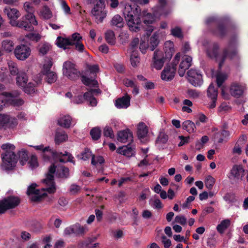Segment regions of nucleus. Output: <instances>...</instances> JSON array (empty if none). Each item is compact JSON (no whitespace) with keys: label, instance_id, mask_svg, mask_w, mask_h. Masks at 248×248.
Segmentation results:
<instances>
[{"label":"nucleus","instance_id":"nucleus-44","mask_svg":"<svg viewBox=\"0 0 248 248\" xmlns=\"http://www.w3.org/2000/svg\"><path fill=\"white\" fill-rule=\"evenodd\" d=\"M170 33L172 35L179 38H183L184 37L182 29L178 26L171 28L170 30Z\"/></svg>","mask_w":248,"mask_h":248},{"label":"nucleus","instance_id":"nucleus-19","mask_svg":"<svg viewBox=\"0 0 248 248\" xmlns=\"http://www.w3.org/2000/svg\"><path fill=\"white\" fill-rule=\"evenodd\" d=\"M117 152L128 157L133 156L135 153V148L130 144L118 148Z\"/></svg>","mask_w":248,"mask_h":248},{"label":"nucleus","instance_id":"nucleus-48","mask_svg":"<svg viewBox=\"0 0 248 248\" xmlns=\"http://www.w3.org/2000/svg\"><path fill=\"white\" fill-rule=\"evenodd\" d=\"M9 65V69L10 72V74L12 75H18V73L20 72L18 71V69L17 68L16 64L13 62H10L8 63Z\"/></svg>","mask_w":248,"mask_h":248},{"label":"nucleus","instance_id":"nucleus-33","mask_svg":"<svg viewBox=\"0 0 248 248\" xmlns=\"http://www.w3.org/2000/svg\"><path fill=\"white\" fill-rule=\"evenodd\" d=\"M67 135L63 131L57 130L56 132L55 140L57 144H60L67 139Z\"/></svg>","mask_w":248,"mask_h":248},{"label":"nucleus","instance_id":"nucleus-8","mask_svg":"<svg viewBox=\"0 0 248 248\" xmlns=\"http://www.w3.org/2000/svg\"><path fill=\"white\" fill-rule=\"evenodd\" d=\"M20 200L19 198L9 196L0 201V214H3L8 209L14 208L19 205Z\"/></svg>","mask_w":248,"mask_h":248},{"label":"nucleus","instance_id":"nucleus-40","mask_svg":"<svg viewBox=\"0 0 248 248\" xmlns=\"http://www.w3.org/2000/svg\"><path fill=\"white\" fill-rule=\"evenodd\" d=\"M40 16L44 19H48L52 17V14L49 8L45 6L40 11Z\"/></svg>","mask_w":248,"mask_h":248},{"label":"nucleus","instance_id":"nucleus-56","mask_svg":"<svg viewBox=\"0 0 248 248\" xmlns=\"http://www.w3.org/2000/svg\"><path fill=\"white\" fill-rule=\"evenodd\" d=\"M226 78L227 76L225 74L218 73L217 75V83L218 87H220Z\"/></svg>","mask_w":248,"mask_h":248},{"label":"nucleus","instance_id":"nucleus-34","mask_svg":"<svg viewBox=\"0 0 248 248\" xmlns=\"http://www.w3.org/2000/svg\"><path fill=\"white\" fill-rule=\"evenodd\" d=\"M14 43L9 39H6L1 42L2 49L7 52H10L14 49Z\"/></svg>","mask_w":248,"mask_h":248},{"label":"nucleus","instance_id":"nucleus-36","mask_svg":"<svg viewBox=\"0 0 248 248\" xmlns=\"http://www.w3.org/2000/svg\"><path fill=\"white\" fill-rule=\"evenodd\" d=\"M182 126L184 129L189 133L193 132L196 128L194 123L189 120H187L183 122Z\"/></svg>","mask_w":248,"mask_h":248},{"label":"nucleus","instance_id":"nucleus-11","mask_svg":"<svg viewBox=\"0 0 248 248\" xmlns=\"http://www.w3.org/2000/svg\"><path fill=\"white\" fill-rule=\"evenodd\" d=\"M187 80L194 86H200L202 83V74L198 71L190 69L187 71Z\"/></svg>","mask_w":248,"mask_h":248},{"label":"nucleus","instance_id":"nucleus-57","mask_svg":"<svg viewBox=\"0 0 248 248\" xmlns=\"http://www.w3.org/2000/svg\"><path fill=\"white\" fill-rule=\"evenodd\" d=\"M1 149L5 151V153L7 152H13L15 149V146L14 145L10 143H6L3 144L1 146Z\"/></svg>","mask_w":248,"mask_h":248},{"label":"nucleus","instance_id":"nucleus-42","mask_svg":"<svg viewBox=\"0 0 248 248\" xmlns=\"http://www.w3.org/2000/svg\"><path fill=\"white\" fill-rule=\"evenodd\" d=\"M36 84V82H29L24 87H22V88H24V91L26 93L31 94L35 92V87Z\"/></svg>","mask_w":248,"mask_h":248},{"label":"nucleus","instance_id":"nucleus-1","mask_svg":"<svg viewBox=\"0 0 248 248\" xmlns=\"http://www.w3.org/2000/svg\"><path fill=\"white\" fill-rule=\"evenodd\" d=\"M55 171L56 166L53 164L50 166L46 178L42 181V183L45 185L46 187L42 188L41 190L36 189L37 185L35 183L32 184L28 187L27 194L28 195H32L31 198L32 201H39L42 198L46 196V191L49 194L55 192L56 188L54 181V173Z\"/></svg>","mask_w":248,"mask_h":248},{"label":"nucleus","instance_id":"nucleus-62","mask_svg":"<svg viewBox=\"0 0 248 248\" xmlns=\"http://www.w3.org/2000/svg\"><path fill=\"white\" fill-rule=\"evenodd\" d=\"M149 202L151 206L155 207V208L160 209L162 207V203L158 199H155L154 200H150Z\"/></svg>","mask_w":248,"mask_h":248},{"label":"nucleus","instance_id":"nucleus-39","mask_svg":"<svg viewBox=\"0 0 248 248\" xmlns=\"http://www.w3.org/2000/svg\"><path fill=\"white\" fill-rule=\"evenodd\" d=\"M20 164L24 165L29 159L28 152L24 149H22L18 152Z\"/></svg>","mask_w":248,"mask_h":248},{"label":"nucleus","instance_id":"nucleus-60","mask_svg":"<svg viewBox=\"0 0 248 248\" xmlns=\"http://www.w3.org/2000/svg\"><path fill=\"white\" fill-rule=\"evenodd\" d=\"M26 37L31 40L37 42L41 39V36L39 33H29L26 35Z\"/></svg>","mask_w":248,"mask_h":248},{"label":"nucleus","instance_id":"nucleus-53","mask_svg":"<svg viewBox=\"0 0 248 248\" xmlns=\"http://www.w3.org/2000/svg\"><path fill=\"white\" fill-rule=\"evenodd\" d=\"M215 183V179L211 176L209 175L205 180V186L209 189H211Z\"/></svg>","mask_w":248,"mask_h":248},{"label":"nucleus","instance_id":"nucleus-26","mask_svg":"<svg viewBox=\"0 0 248 248\" xmlns=\"http://www.w3.org/2000/svg\"><path fill=\"white\" fill-rule=\"evenodd\" d=\"M110 24L111 26L121 28L124 25V19L119 15H115L112 18Z\"/></svg>","mask_w":248,"mask_h":248},{"label":"nucleus","instance_id":"nucleus-47","mask_svg":"<svg viewBox=\"0 0 248 248\" xmlns=\"http://www.w3.org/2000/svg\"><path fill=\"white\" fill-rule=\"evenodd\" d=\"M101 130L98 127H94L90 131V134L93 140H98L101 135Z\"/></svg>","mask_w":248,"mask_h":248},{"label":"nucleus","instance_id":"nucleus-17","mask_svg":"<svg viewBox=\"0 0 248 248\" xmlns=\"http://www.w3.org/2000/svg\"><path fill=\"white\" fill-rule=\"evenodd\" d=\"M175 71L174 68H171L170 65L166 66L161 74V78L165 81H170L174 77Z\"/></svg>","mask_w":248,"mask_h":248},{"label":"nucleus","instance_id":"nucleus-5","mask_svg":"<svg viewBox=\"0 0 248 248\" xmlns=\"http://www.w3.org/2000/svg\"><path fill=\"white\" fill-rule=\"evenodd\" d=\"M42 156L44 161H49L51 158H53L54 159H59L60 162L62 163L71 162L72 157L67 152L65 154L58 153L51 149L49 146L45 147L43 152L42 153Z\"/></svg>","mask_w":248,"mask_h":248},{"label":"nucleus","instance_id":"nucleus-59","mask_svg":"<svg viewBox=\"0 0 248 248\" xmlns=\"http://www.w3.org/2000/svg\"><path fill=\"white\" fill-rule=\"evenodd\" d=\"M215 33L220 37H223L226 34V30L223 25H220Z\"/></svg>","mask_w":248,"mask_h":248},{"label":"nucleus","instance_id":"nucleus-24","mask_svg":"<svg viewBox=\"0 0 248 248\" xmlns=\"http://www.w3.org/2000/svg\"><path fill=\"white\" fill-rule=\"evenodd\" d=\"M23 9L27 13L26 15H27V17L30 18L31 19H34V17H35V16L34 15L35 11L34 8L31 3L29 2H25L23 5Z\"/></svg>","mask_w":248,"mask_h":248},{"label":"nucleus","instance_id":"nucleus-46","mask_svg":"<svg viewBox=\"0 0 248 248\" xmlns=\"http://www.w3.org/2000/svg\"><path fill=\"white\" fill-rule=\"evenodd\" d=\"M45 76L46 80L49 84L55 82L57 79V75L53 71L48 73Z\"/></svg>","mask_w":248,"mask_h":248},{"label":"nucleus","instance_id":"nucleus-9","mask_svg":"<svg viewBox=\"0 0 248 248\" xmlns=\"http://www.w3.org/2000/svg\"><path fill=\"white\" fill-rule=\"evenodd\" d=\"M31 47L26 45L21 44L16 46L14 49L16 58L20 61H25L31 54Z\"/></svg>","mask_w":248,"mask_h":248},{"label":"nucleus","instance_id":"nucleus-58","mask_svg":"<svg viewBox=\"0 0 248 248\" xmlns=\"http://www.w3.org/2000/svg\"><path fill=\"white\" fill-rule=\"evenodd\" d=\"M81 187L76 184H72L69 187V192L72 195H76L79 192Z\"/></svg>","mask_w":248,"mask_h":248},{"label":"nucleus","instance_id":"nucleus-14","mask_svg":"<svg viewBox=\"0 0 248 248\" xmlns=\"http://www.w3.org/2000/svg\"><path fill=\"white\" fill-rule=\"evenodd\" d=\"M237 54V51L233 44H229L228 46L223 51L222 60L219 62V66L220 67L223 64L225 60L228 58H233Z\"/></svg>","mask_w":248,"mask_h":248},{"label":"nucleus","instance_id":"nucleus-41","mask_svg":"<svg viewBox=\"0 0 248 248\" xmlns=\"http://www.w3.org/2000/svg\"><path fill=\"white\" fill-rule=\"evenodd\" d=\"M159 43L157 35L155 33L150 39L149 45L148 48L151 51H153L155 48L157 46Z\"/></svg>","mask_w":248,"mask_h":248},{"label":"nucleus","instance_id":"nucleus-64","mask_svg":"<svg viewBox=\"0 0 248 248\" xmlns=\"http://www.w3.org/2000/svg\"><path fill=\"white\" fill-rule=\"evenodd\" d=\"M7 114H0V129L5 128L7 119Z\"/></svg>","mask_w":248,"mask_h":248},{"label":"nucleus","instance_id":"nucleus-61","mask_svg":"<svg viewBox=\"0 0 248 248\" xmlns=\"http://www.w3.org/2000/svg\"><path fill=\"white\" fill-rule=\"evenodd\" d=\"M139 43V39L138 38H135L132 40L130 45L129 51L130 52H135L134 49L137 47Z\"/></svg>","mask_w":248,"mask_h":248},{"label":"nucleus","instance_id":"nucleus-6","mask_svg":"<svg viewBox=\"0 0 248 248\" xmlns=\"http://www.w3.org/2000/svg\"><path fill=\"white\" fill-rule=\"evenodd\" d=\"M38 22L36 17L34 19H31L30 18L27 17V15H25L17 21H12L11 26L13 27H16L19 28L24 29L27 31H32L34 30L33 26H37Z\"/></svg>","mask_w":248,"mask_h":248},{"label":"nucleus","instance_id":"nucleus-63","mask_svg":"<svg viewBox=\"0 0 248 248\" xmlns=\"http://www.w3.org/2000/svg\"><path fill=\"white\" fill-rule=\"evenodd\" d=\"M81 39L82 37L80 36V35L78 33L76 32L72 34L71 38L70 39V40L72 42V45H74V42H79L81 41Z\"/></svg>","mask_w":248,"mask_h":248},{"label":"nucleus","instance_id":"nucleus-23","mask_svg":"<svg viewBox=\"0 0 248 248\" xmlns=\"http://www.w3.org/2000/svg\"><path fill=\"white\" fill-rule=\"evenodd\" d=\"M28 78L27 74L22 71H20L16 78V83L17 86L24 87L27 83Z\"/></svg>","mask_w":248,"mask_h":248},{"label":"nucleus","instance_id":"nucleus-43","mask_svg":"<svg viewBox=\"0 0 248 248\" xmlns=\"http://www.w3.org/2000/svg\"><path fill=\"white\" fill-rule=\"evenodd\" d=\"M81 78L82 82L86 86H93L95 87L97 85V81L95 79V78H90L85 76H82Z\"/></svg>","mask_w":248,"mask_h":248},{"label":"nucleus","instance_id":"nucleus-22","mask_svg":"<svg viewBox=\"0 0 248 248\" xmlns=\"http://www.w3.org/2000/svg\"><path fill=\"white\" fill-rule=\"evenodd\" d=\"M18 94V93H16L15 95L11 93H5V95L7 97H10L11 98V99L10 100L11 104L15 107H19L22 106L24 102L22 99L16 98V96H17Z\"/></svg>","mask_w":248,"mask_h":248},{"label":"nucleus","instance_id":"nucleus-10","mask_svg":"<svg viewBox=\"0 0 248 248\" xmlns=\"http://www.w3.org/2000/svg\"><path fill=\"white\" fill-rule=\"evenodd\" d=\"M2 159L3 162L2 167L6 170H11L17 163L16 155L14 152L5 153Z\"/></svg>","mask_w":248,"mask_h":248},{"label":"nucleus","instance_id":"nucleus-7","mask_svg":"<svg viewBox=\"0 0 248 248\" xmlns=\"http://www.w3.org/2000/svg\"><path fill=\"white\" fill-rule=\"evenodd\" d=\"M63 74L69 79L75 80L80 75V72L75 67V65L71 62L66 61L63 64Z\"/></svg>","mask_w":248,"mask_h":248},{"label":"nucleus","instance_id":"nucleus-20","mask_svg":"<svg viewBox=\"0 0 248 248\" xmlns=\"http://www.w3.org/2000/svg\"><path fill=\"white\" fill-rule=\"evenodd\" d=\"M244 88L243 86L237 83H233L230 87L231 94L236 97H239L243 93Z\"/></svg>","mask_w":248,"mask_h":248},{"label":"nucleus","instance_id":"nucleus-13","mask_svg":"<svg viewBox=\"0 0 248 248\" xmlns=\"http://www.w3.org/2000/svg\"><path fill=\"white\" fill-rule=\"evenodd\" d=\"M231 174L232 179L238 182L243 180L245 175V170L242 165H235L232 167Z\"/></svg>","mask_w":248,"mask_h":248},{"label":"nucleus","instance_id":"nucleus-29","mask_svg":"<svg viewBox=\"0 0 248 248\" xmlns=\"http://www.w3.org/2000/svg\"><path fill=\"white\" fill-rule=\"evenodd\" d=\"M71 120L72 118L69 115L63 116L58 120V124L64 128H69L71 124Z\"/></svg>","mask_w":248,"mask_h":248},{"label":"nucleus","instance_id":"nucleus-12","mask_svg":"<svg viewBox=\"0 0 248 248\" xmlns=\"http://www.w3.org/2000/svg\"><path fill=\"white\" fill-rule=\"evenodd\" d=\"M137 135L142 142L149 141L148 128L143 122H140L137 125Z\"/></svg>","mask_w":248,"mask_h":248},{"label":"nucleus","instance_id":"nucleus-3","mask_svg":"<svg viewBox=\"0 0 248 248\" xmlns=\"http://www.w3.org/2000/svg\"><path fill=\"white\" fill-rule=\"evenodd\" d=\"M134 13V11L131 5L129 4H125L123 10V14L127 21V24L130 31H137L139 30L141 20L139 17L134 19L133 17Z\"/></svg>","mask_w":248,"mask_h":248},{"label":"nucleus","instance_id":"nucleus-2","mask_svg":"<svg viewBox=\"0 0 248 248\" xmlns=\"http://www.w3.org/2000/svg\"><path fill=\"white\" fill-rule=\"evenodd\" d=\"M173 43L167 41L164 44V54L160 50L155 51L153 56V67L156 70H160L164 65L165 59H170L174 52Z\"/></svg>","mask_w":248,"mask_h":248},{"label":"nucleus","instance_id":"nucleus-16","mask_svg":"<svg viewBox=\"0 0 248 248\" xmlns=\"http://www.w3.org/2000/svg\"><path fill=\"white\" fill-rule=\"evenodd\" d=\"M3 11L10 19L9 23L11 25L12 21H17V18L20 16L19 11L16 8H11L7 6L4 9Z\"/></svg>","mask_w":248,"mask_h":248},{"label":"nucleus","instance_id":"nucleus-49","mask_svg":"<svg viewBox=\"0 0 248 248\" xmlns=\"http://www.w3.org/2000/svg\"><path fill=\"white\" fill-rule=\"evenodd\" d=\"M207 94L210 98H217V91L215 89L213 84H211L208 87Z\"/></svg>","mask_w":248,"mask_h":248},{"label":"nucleus","instance_id":"nucleus-38","mask_svg":"<svg viewBox=\"0 0 248 248\" xmlns=\"http://www.w3.org/2000/svg\"><path fill=\"white\" fill-rule=\"evenodd\" d=\"M105 39L109 44L111 45L115 43V37L113 31L108 30L105 33Z\"/></svg>","mask_w":248,"mask_h":248},{"label":"nucleus","instance_id":"nucleus-21","mask_svg":"<svg viewBox=\"0 0 248 248\" xmlns=\"http://www.w3.org/2000/svg\"><path fill=\"white\" fill-rule=\"evenodd\" d=\"M130 97L126 94L124 96L119 98L116 100L115 106L117 108H127L130 105Z\"/></svg>","mask_w":248,"mask_h":248},{"label":"nucleus","instance_id":"nucleus-50","mask_svg":"<svg viewBox=\"0 0 248 248\" xmlns=\"http://www.w3.org/2000/svg\"><path fill=\"white\" fill-rule=\"evenodd\" d=\"M52 64V62L51 61H47L44 64L42 70V73L44 75H45L48 73L52 71L50 69Z\"/></svg>","mask_w":248,"mask_h":248},{"label":"nucleus","instance_id":"nucleus-30","mask_svg":"<svg viewBox=\"0 0 248 248\" xmlns=\"http://www.w3.org/2000/svg\"><path fill=\"white\" fill-rule=\"evenodd\" d=\"M81 158L83 160H88L91 157H92V164L93 165H95V156L93 155L90 149L88 148L85 149L84 151L81 153Z\"/></svg>","mask_w":248,"mask_h":248},{"label":"nucleus","instance_id":"nucleus-31","mask_svg":"<svg viewBox=\"0 0 248 248\" xmlns=\"http://www.w3.org/2000/svg\"><path fill=\"white\" fill-rule=\"evenodd\" d=\"M231 221L229 219L223 220L217 226V230L221 234L224 233V231L230 226Z\"/></svg>","mask_w":248,"mask_h":248},{"label":"nucleus","instance_id":"nucleus-18","mask_svg":"<svg viewBox=\"0 0 248 248\" xmlns=\"http://www.w3.org/2000/svg\"><path fill=\"white\" fill-rule=\"evenodd\" d=\"M117 140L123 143L132 141L133 140V135L128 129L120 131L118 133Z\"/></svg>","mask_w":248,"mask_h":248},{"label":"nucleus","instance_id":"nucleus-55","mask_svg":"<svg viewBox=\"0 0 248 248\" xmlns=\"http://www.w3.org/2000/svg\"><path fill=\"white\" fill-rule=\"evenodd\" d=\"M103 135L104 136L109 137L110 138H113L114 137L112 129L108 126H106L104 127Z\"/></svg>","mask_w":248,"mask_h":248},{"label":"nucleus","instance_id":"nucleus-28","mask_svg":"<svg viewBox=\"0 0 248 248\" xmlns=\"http://www.w3.org/2000/svg\"><path fill=\"white\" fill-rule=\"evenodd\" d=\"M72 42L69 38H64L62 37H58L57 39L56 44L57 46L63 49L68 48V46L72 45Z\"/></svg>","mask_w":248,"mask_h":248},{"label":"nucleus","instance_id":"nucleus-32","mask_svg":"<svg viewBox=\"0 0 248 248\" xmlns=\"http://www.w3.org/2000/svg\"><path fill=\"white\" fill-rule=\"evenodd\" d=\"M168 140V135L164 132H160L155 140V144L157 146H160L162 144L167 143Z\"/></svg>","mask_w":248,"mask_h":248},{"label":"nucleus","instance_id":"nucleus-25","mask_svg":"<svg viewBox=\"0 0 248 248\" xmlns=\"http://www.w3.org/2000/svg\"><path fill=\"white\" fill-rule=\"evenodd\" d=\"M230 136V133L229 131L226 130H221L219 132L217 133L215 136V139L217 140L218 143H222L224 140L228 139Z\"/></svg>","mask_w":248,"mask_h":248},{"label":"nucleus","instance_id":"nucleus-52","mask_svg":"<svg viewBox=\"0 0 248 248\" xmlns=\"http://www.w3.org/2000/svg\"><path fill=\"white\" fill-rule=\"evenodd\" d=\"M87 69L88 71L93 75V78L96 77V73L99 71V66L97 64L88 65Z\"/></svg>","mask_w":248,"mask_h":248},{"label":"nucleus","instance_id":"nucleus-45","mask_svg":"<svg viewBox=\"0 0 248 248\" xmlns=\"http://www.w3.org/2000/svg\"><path fill=\"white\" fill-rule=\"evenodd\" d=\"M51 46L47 43L41 44L38 46V51L40 54L44 55L50 49Z\"/></svg>","mask_w":248,"mask_h":248},{"label":"nucleus","instance_id":"nucleus-37","mask_svg":"<svg viewBox=\"0 0 248 248\" xmlns=\"http://www.w3.org/2000/svg\"><path fill=\"white\" fill-rule=\"evenodd\" d=\"M7 119H8L6 122L5 128H14L17 125V121L15 117L7 115Z\"/></svg>","mask_w":248,"mask_h":248},{"label":"nucleus","instance_id":"nucleus-4","mask_svg":"<svg viewBox=\"0 0 248 248\" xmlns=\"http://www.w3.org/2000/svg\"><path fill=\"white\" fill-rule=\"evenodd\" d=\"M89 3L94 4V6L91 11L92 16L95 18L96 22L101 23L107 16L105 10V0H87Z\"/></svg>","mask_w":248,"mask_h":248},{"label":"nucleus","instance_id":"nucleus-51","mask_svg":"<svg viewBox=\"0 0 248 248\" xmlns=\"http://www.w3.org/2000/svg\"><path fill=\"white\" fill-rule=\"evenodd\" d=\"M131 64L133 67L137 66L138 64L140 62V58L136 52H132L130 57Z\"/></svg>","mask_w":248,"mask_h":248},{"label":"nucleus","instance_id":"nucleus-35","mask_svg":"<svg viewBox=\"0 0 248 248\" xmlns=\"http://www.w3.org/2000/svg\"><path fill=\"white\" fill-rule=\"evenodd\" d=\"M155 15H157V14H155ZM142 15L144 17L143 21L146 24H152L155 20V13L154 15H152L150 13H147L146 11H143Z\"/></svg>","mask_w":248,"mask_h":248},{"label":"nucleus","instance_id":"nucleus-54","mask_svg":"<svg viewBox=\"0 0 248 248\" xmlns=\"http://www.w3.org/2000/svg\"><path fill=\"white\" fill-rule=\"evenodd\" d=\"M186 93L188 97L196 99L199 97L200 93L196 90L188 89L186 92Z\"/></svg>","mask_w":248,"mask_h":248},{"label":"nucleus","instance_id":"nucleus-15","mask_svg":"<svg viewBox=\"0 0 248 248\" xmlns=\"http://www.w3.org/2000/svg\"><path fill=\"white\" fill-rule=\"evenodd\" d=\"M192 61V58L189 56L184 55L183 57L178 70V74L180 77H182L184 76L186 70L191 65Z\"/></svg>","mask_w":248,"mask_h":248},{"label":"nucleus","instance_id":"nucleus-27","mask_svg":"<svg viewBox=\"0 0 248 248\" xmlns=\"http://www.w3.org/2000/svg\"><path fill=\"white\" fill-rule=\"evenodd\" d=\"M219 46L217 43H213L207 50V54L210 58H216L218 55Z\"/></svg>","mask_w":248,"mask_h":248}]
</instances>
